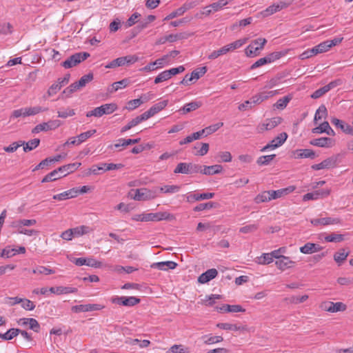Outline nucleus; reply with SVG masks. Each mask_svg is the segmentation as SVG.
Segmentation results:
<instances>
[{"label":"nucleus","mask_w":353,"mask_h":353,"mask_svg":"<svg viewBox=\"0 0 353 353\" xmlns=\"http://www.w3.org/2000/svg\"><path fill=\"white\" fill-rule=\"evenodd\" d=\"M90 56V54L86 52H77L69 57L68 59L62 62L61 65L65 69L71 68L83 61Z\"/></svg>","instance_id":"nucleus-1"},{"label":"nucleus","mask_w":353,"mask_h":353,"mask_svg":"<svg viewBox=\"0 0 353 353\" xmlns=\"http://www.w3.org/2000/svg\"><path fill=\"white\" fill-rule=\"evenodd\" d=\"M266 43L267 40L264 38H258L252 41L245 49L246 55L250 57L257 56L259 54V51L263 48Z\"/></svg>","instance_id":"nucleus-2"},{"label":"nucleus","mask_w":353,"mask_h":353,"mask_svg":"<svg viewBox=\"0 0 353 353\" xmlns=\"http://www.w3.org/2000/svg\"><path fill=\"white\" fill-rule=\"evenodd\" d=\"M111 302L119 305L132 307L141 302V299L135 296H113Z\"/></svg>","instance_id":"nucleus-3"},{"label":"nucleus","mask_w":353,"mask_h":353,"mask_svg":"<svg viewBox=\"0 0 353 353\" xmlns=\"http://www.w3.org/2000/svg\"><path fill=\"white\" fill-rule=\"evenodd\" d=\"M129 196L135 201H147L154 198L152 192L145 188L131 190Z\"/></svg>","instance_id":"nucleus-4"},{"label":"nucleus","mask_w":353,"mask_h":353,"mask_svg":"<svg viewBox=\"0 0 353 353\" xmlns=\"http://www.w3.org/2000/svg\"><path fill=\"white\" fill-rule=\"evenodd\" d=\"M283 119L280 117H275L271 119H267L263 123L259 124L257 127L258 132L263 133L265 130H271L281 123Z\"/></svg>","instance_id":"nucleus-5"},{"label":"nucleus","mask_w":353,"mask_h":353,"mask_svg":"<svg viewBox=\"0 0 353 353\" xmlns=\"http://www.w3.org/2000/svg\"><path fill=\"white\" fill-rule=\"evenodd\" d=\"M124 165L121 163H101L100 165H94L90 170L88 174H99V171H108L112 170H118L123 168Z\"/></svg>","instance_id":"nucleus-6"},{"label":"nucleus","mask_w":353,"mask_h":353,"mask_svg":"<svg viewBox=\"0 0 353 353\" xmlns=\"http://www.w3.org/2000/svg\"><path fill=\"white\" fill-rule=\"evenodd\" d=\"M105 306L101 304H85V305H77L72 307L71 310L74 313L97 311L103 309Z\"/></svg>","instance_id":"nucleus-7"},{"label":"nucleus","mask_w":353,"mask_h":353,"mask_svg":"<svg viewBox=\"0 0 353 353\" xmlns=\"http://www.w3.org/2000/svg\"><path fill=\"white\" fill-rule=\"evenodd\" d=\"M173 215L167 212H159L156 213H145V222L159 221L162 220H170Z\"/></svg>","instance_id":"nucleus-8"},{"label":"nucleus","mask_w":353,"mask_h":353,"mask_svg":"<svg viewBox=\"0 0 353 353\" xmlns=\"http://www.w3.org/2000/svg\"><path fill=\"white\" fill-rule=\"evenodd\" d=\"M321 307L325 311L330 312H337L345 311L347 308V306L342 302H324L322 303Z\"/></svg>","instance_id":"nucleus-9"},{"label":"nucleus","mask_w":353,"mask_h":353,"mask_svg":"<svg viewBox=\"0 0 353 353\" xmlns=\"http://www.w3.org/2000/svg\"><path fill=\"white\" fill-rule=\"evenodd\" d=\"M330 194V190H319L312 192H309L303 195V200L304 201L309 200H317L319 199L325 198L329 196Z\"/></svg>","instance_id":"nucleus-10"},{"label":"nucleus","mask_w":353,"mask_h":353,"mask_svg":"<svg viewBox=\"0 0 353 353\" xmlns=\"http://www.w3.org/2000/svg\"><path fill=\"white\" fill-rule=\"evenodd\" d=\"M168 100H163L157 103H155L148 110L143 113L144 116L147 119H148L149 118L153 117L154 114L163 110L168 105Z\"/></svg>","instance_id":"nucleus-11"},{"label":"nucleus","mask_w":353,"mask_h":353,"mask_svg":"<svg viewBox=\"0 0 353 353\" xmlns=\"http://www.w3.org/2000/svg\"><path fill=\"white\" fill-rule=\"evenodd\" d=\"M277 94H279V90L261 92L252 97V103L254 105L259 104Z\"/></svg>","instance_id":"nucleus-12"},{"label":"nucleus","mask_w":353,"mask_h":353,"mask_svg":"<svg viewBox=\"0 0 353 353\" xmlns=\"http://www.w3.org/2000/svg\"><path fill=\"white\" fill-rule=\"evenodd\" d=\"M310 223L314 226L327 225L339 224L341 223V220L339 218L325 217V218L312 219L310 221Z\"/></svg>","instance_id":"nucleus-13"},{"label":"nucleus","mask_w":353,"mask_h":353,"mask_svg":"<svg viewBox=\"0 0 353 353\" xmlns=\"http://www.w3.org/2000/svg\"><path fill=\"white\" fill-rule=\"evenodd\" d=\"M310 144L321 148H331L334 145V141L329 137H321L311 140Z\"/></svg>","instance_id":"nucleus-14"},{"label":"nucleus","mask_w":353,"mask_h":353,"mask_svg":"<svg viewBox=\"0 0 353 353\" xmlns=\"http://www.w3.org/2000/svg\"><path fill=\"white\" fill-rule=\"evenodd\" d=\"M295 263V261L290 260L289 257L285 256H281V257H279L275 262L277 268L282 271L294 267Z\"/></svg>","instance_id":"nucleus-15"},{"label":"nucleus","mask_w":353,"mask_h":353,"mask_svg":"<svg viewBox=\"0 0 353 353\" xmlns=\"http://www.w3.org/2000/svg\"><path fill=\"white\" fill-rule=\"evenodd\" d=\"M323 248L318 243H307L300 248V252L303 254H310L321 251Z\"/></svg>","instance_id":"nucleus-16"},{"label":"nucleus","mask_w":353,"mask_h":353,"mask_svg":"<svg viewBox=\"0 0 353 353\" xmlns=\"http://www.w3.org/2000/svg\"><path fill=\"white\" fill-rule=\"evenodd\" d=\"M214 196V193L212 192H207L202 194H188L186 196L187 201L189 203H192L196 201L205 200L213 198Z\"/></svg>","instance_id":"nucleus-17"},{"label":"nucleus","mask_w":353,"mask_h":353,"mask_svg":"<svg viewBox=\"0 0 353 353\" xmlns=\"http://www.w3.org/2000/svg\"><path fill=\"white\" fill-rule=\"evenodd\" d=\"M218 274V271L212 268L210 270H208L204 273L201 274L199 278L198 281L200 283H205L210 281V280L214 279Z\"/></svg>","instance_id":"nucleus-18"},{"label":"nucleus","mask_w":353,"mask_h":353,"mask_svg":"<svg viewBox=\"0 0 353 353\" xmlns=\"http://www.w3.org/2000/svg\"><path fill=\"white\" fill-rule=\"evenodd\" d=\"M331 123L336 128H340L344 133L347 134H353L352 125L345 123L344 121L337 118H332L331 119Z\"/></svg>","instance_id":"nucleus-19"},{"label":"nucleus","mask_w":353,"mask_h":353,"mask_svg":"<svg viewBox=\"0 0 353 353\" xmlns=\"http://www.w3.org/2000/svg\"><path fill=\"white\" fill-rule=\"evenodd\" d=\"M81 163H69L68 165H64L63 166L59 167L57 169V170L63 177L75 171L77 168H79L81 166Z\"/></svg>","instance_id":"nucleus-20"},{"label":"nucleus","mask_w":353,"mask_h":353,"mask_svg":"<svg viewBox=\"0 0 353 353\" xmlns=\"http://www.w3.org/2000/svg\"><path fill=\"white\" fill-rule=\"evenodd\" d=\"M78 195V188H72L62 193L55 194L53 199L55 200L63 201L70 198H74Z\"/></svg>","instance_id":"nucleus-21"},{"label":"nucleus","mask_w":353,"mask_h":353,"mask_svg":"<svg viewBox=\"0 0 353 353\" xmlns=\"http://www.w3.org/2000/svg\"><path fill=\"white\" fill-rule=\"evenodd\" d=\"M295 159L310 158L313 159L315 158V152L310 149H299L294 151Z\"/></svg>","instance_id":"nucleus-22"},{"label":"nucleus","mask_w":353,"mask_h":353,"mask_svg":"<svg viewBox=\"0 0 353 353\" xmlns=\"http://www.w3.org/2000/svg\"><path fill=\"white\" fill-rule=\"evenodd\" d=\"M176 266L177 263L171 261L154 263L151 265L152 268H157L160 270H173Z\"/></svg>","instance_id":"nucleus-23"},{"label":"nucleus","mask_w":353,"mask_h":353,"mask_svg":"<svg viewBox=\"0 0 353 353\" xmlns=\"http://www.w3.org/2000/svg\"><path fill=\"white\" fill-rule=\"evenodd\" d=\"M336 165V160L333 158H328L321 162L320 163L312 165V168L314 170H319L325 168H333Z\"/></svg>","instance_id":"nucleus-24"},{"label":"nucleus","mask_w":353,"mask_h":353,"mask_svg":"<svg viewBox=\"0 0 353 353\" xmlns=\"http://www.w3.org/2000/svg\"><path fill=\"white\" fill-rule=\"evenodd\" d=\"M296 189V187L294 185L288 186L285 188H282L277 190H271V194L272 199H276L278 198H281L284 195H287L292 192H294Z\"/></svg>","instance_id":"nucleus-25"},{"label":"nucleus","mask_w":353,"mask_h":353,"mask_svg":"<svg viewBox=\"0 0 353 353\" xmlns=\"http://www.w3.org/2000/svg\"><path fill=\"white\" fill-rule=\"evenodd\" d=\"M49 291L51 293L56 294H70L77 292V288L63 286L51 287L50 288H49Z\"/></svg>","instance_id":"nucleus-26"},{"label":"nucleus","mask_w":353,"mask_h":353,"mask_svg":"<svg viewBox=\"0 0 353 353\" xmlns=\"http://www.w3.org/2000/svg\"><path fill=\"white\" fill-rule=\"evenodd\" d=\"M217 310L223 312H243L245 311L240 305L223 304L221 307H217Z\"/></svg>","instance_id":"nucleus-27"},{"label":"nucleus","mask_w":353,"mask_h":353,"mask_svg":"<svg viewBox=\"0 0 353 353\" xmlns=\"http://www.w3.org/2000/svg\"><path fill=\"white\" fill-rule=\"evenodd\" d=\"M223 170V167L221 165H203L201 173L205 175H212L215 174H219Z\"/></svg>","instance_id":"nucleus-28"},{"label":"nucleus","mask_w":353,"mask_h":353,"mask_svg":"<svg viewBox=\"0 0 353 353\" xmlns=\"http://www.w3.org/2000/svg\"><path fill=\"white\" fill-rule=\"evenodd\" d=\"M201 105L202 103L201 101H194L185 104L183 107L179 110V111L182 112L183 114H187L192 111L196 110V109L199 108Z\"/></svg>","instance_id":"nucleus-29"},{"label":"nucleus","mask_w":353,"mask_h":353,"mask_svg":"<svg viewBox=\"0 0 353 353\" xmlns=\"http://www.w3.org/2000/svg\"><path fill=\"white\" fill-rule=\"evenodd\" d=\"M334 82H331L329 84L316 90L312 94L311 97L312 99H318L325 94L326 92L330 90L331 88H334Z\"/></svg>","instance_id":"nucleus-30"},{"label":"nucleus","mask_w":353,"mask_h":353,"mask_svg":"<svg viewBox=\"0 0 353 353\" xmlns=\"http://www.w3.org/2000/svg\"><path fill=\"white\" fill-rule=\"evenodd\" d=\"M217 327L220 329L225 330H241L245 331L247 330V327L245 326H238L236 324H231L228 323H220L217 324Z\"/></svg>","instance_id":"nucleus-31"},{"label":"nucleus","mask_w":353,"mask_h":353,"mask_svg":"<svg viewBox=\"0 0 353 353\" xmlns=\"http://www.w3.org/2000/svg\"><path fill=\"white\" fill-rule=\"evenodd\" d=\"M272 200L271 190L263 191L261 193L259 194L254 198V202L256 203H260L263 202H268Z\"/></svg>","instance_id":"nucleus-32"},{"label":"nucleus","mask_w":353,"mask_h":353,"mask_svg":"<svg viewBox=\"0 0 353 353\" xmlns=\"http://www.w3.org/2000/svg\"><path fill=\"white\" fill-rule=\"evenodd\" d=\"M292 95L288 94L285 96L284 97L279 99L274 104V108L279 110H283L288 104V103L292 100Z\"/></svg>","instance_id":"nucleus-33"},{"label":"nucleus","mask_w":353,"mask_h":353,"mask_svg":"<svg viewBox=\"0 0 353 353\" xmlns=\"http://www.w3.org/2000/svg\"><path fill=\"white\" fill-rule=\"evenodd\" d=\"M191 163H179L176 167L175 168L174 172L175 174L181 173V174H191Z\"/></svg>","instance_id":"nucleus-34"},{"label":"nucleus","mask_w":353,"mask_h":353,"mask_svg":"<svg viewBox=\"0 0 353 353\" xmlns=\"http://www.w3.org/2000/svg\"><path fill=\"white\" fill-rule=\"evenodd\" d=\"M19 332H21L20 329L11 328L4 334L0 333V339L5 341L11 340L14 337L17 336L19 334Z\"/></svg>","instance_id":"nucleus-35"},{"label":"nucleus","mask_w":353,"mask_h":353,"mask_svg":"<svg viewBox=\"0 0 353 353\" xmlns=\"http://www.w3.org/2000/svg\"><path fill=\"white\" fill-rule=\"evenodd\" d=\"M247 40L248 39L245 38L241 39H238L230 44L225 46L227 52L228 53L231 51H233L236 49L241 48L243 45H244L246 43Z\"/></svg>","instance_id":"nucleus-36"},{"label":"nucleus","mask_w":353,"mask_h":353,"mask_svg":"<svg viewBox=\"0 0 353 353\" xmlns=\"http://www.w3.org/2000/svg\"><path fill=\"white\" fill-rule=\"evenodd\" d=\"M247 40L248 39L245 38L241 39H238L230 44L225 46L227 52L228 53L231 51H233L236 49L241 48L243 45H244L246 43Z\"/></svg>","instance_id":"nucleus-37"},{"label":"nucleus","mask_w":353,"mask_h":353,"mask_svg":"<svg viewBox=\"0 0 353 353\" xmlns=\"http://www.w3.org/2000/svg\"><path fill=\"white\" fill-rule=\"evenodd\" d=\"M223 125V123L220 122L217 123L216 124L210 125L207 128H205L204 129L200 130L201 132L202 136L207 137L208 135H210L214 132H215L216 130H218L220 128H221Z\"/></svg>","instance_id":"nucleus-38"},{"label":"nucleus","mask_w":353,"mask_h":353,"mask_svg":"<svg viewBox=\"0 0 353 353\" xmlns=\"http://www.w3.org/2000/svg\"><path fill=\"white\" fill-rule=\"evenodd\" d=\"M348 255V252H345L344 249H341L334 254V260L339 264V265H341V263L346 260Z\"/></svg>","instance_id":"nucleus-39"},{"label":"nucleus","mask_w":353,"mask_h":353,"mask_svg":"<svg viewBox=\"0 0 353 353\" xmlns=\"http://www.w3.org/2000/svg\"><path fill=\"white\" fill-rule=\"evenodd\" d=\"M125 343L126 344H129V345H134L138 344L139 347H141V348L147 347L150 344V341H148V340L141 341V340H139L137 339H130V338L127 339L125 340Z\"/></svg>","instance_id":"nucleus-40"},{"label":"nucleus","mask_w":353,"mask_h":353,"mask_svg":"<svg viewBox=\"0 0 353 353\" xmlns=\"http://www.w3.org/2000/svg\"><path fill=\"white\" fill-rule=\"evenodd\" d=\"M13 32V26L9 22H1L0 23V34L1 35H9Z\"/></svg>","instance_id":"nucleus-41"},{"label":"nucleus","mask_w":353,"mask_h":353,"mask_svg":"<svg viewBox=\"0 0 353 353\" xmlns=\"http://www.w3.org/2000/svg\"><path fill=\"white\" fill-rule=\"evenodd\" d=\"M37 221L35 219H20L12 223L13 227L21 228L22 226H31L35 225Z\"/></svg>","instance_id":"nucleus-42"},{"label":"nucleus","mask_w":353,"mask_h":353,"mask_svg":"<svg viewBox=\"0 0 353 353\" xmlns=\"http://www.w3.org/2000/svg\"><path fill=\"white\" fill-rule=\"evenodd\" d=\"M61 177H62L61 174H59V172L57 169V170L52 171L47 175H46L45 177L42 179L41 182L46 183V182H50V181H56L57 179H59Z\"/></svg>","instance_id":"nucleus-43"},{"label":"nucleus","mask_w":353,"mask_h":353,"mask_svg":"<svg viewBox=\"0 0 353 353\" xmlns=\"http://www.w3.org/2000/svg\"><path fill=\"white\" fill-rule=\"evenodd\" d=\"M202 137L201 131H198L196 132H194L192 134L186 137L184 139L179 141V144L181 145L187 144L192 142L194 140L199 139Z\"/></svg>","instance_id":"nucleus-44"},{"label":"nucleus","mask_w":353,"mask_h":353,"mask_svg":"<svg viewBox=\"0 0 353 353\" xmlns=\"http://www.w3.org/2000/svg\"><path fill=\"white\" fill-rule=\"evenodd\" d=\"M72 231L74 232V235L77 236H80L83 234H86L92 231V230L86 225H81L79 227H76L72 228Z\"/></svg>","instance_id":"nucleus-45"},{"label":"nucleus","mask_w":353,"mask_h":353,"mask_svg":"<svg viewBox=\"0 0 353 353\" xmlns=\"http://www.w3.org/2000/svg\"><path fill=\"white\" fill-rule=\"evenodd\" d=\"M181 189L179 185H166L160 188V192L165 194H174L178 192Z\"/></svg>","instance_id":"nucleus-46"},{"label":"nucleus","mask_w":353,"mask_h":353,"mask_svg":"<svg viewBox=\"0 0 353 353\" xmlns=\"http://www.w3.org/2000/svg\"><path fill=\"white\" fill-rule=\"evenodd\" d=\"M40 143V140L39 139H34L28 142H25L23 146V151L27 152L32 150L36 148Z\"/></svg>","instance_id":"nucleus-47"},{"label":"nucleus","mask_w":353,"mask_h":353,"mask_svg":"<svg viewBox=\"0 0 353 353\" xmlns=\"http://www.w3.org/2000/svg\"><path fill=\"white\" fill-rule=\"evenodd\" d=\"M25 110H26V117H28V116H33V115L37 114L41 112L47 111L48 108H43L41 106H34V107L25 108Z\"/></svg>","instance_id":"nucleus-48"},{"label":"nucleus","mask_w":353,"mask_h":353,"mask_svg":"<svg viewBox=\"0 0 353 353\" xmlns=\"http://www.w3.org/2000/svg\"><path fill=\"white\" fill-rule=\"evenodd\" d=\"M288 139V134L286 132H281L274 139H273L271 142L272 143H274V145L276 148L282 145L286 139Z\"/></svg>","instance_id":"nucleus-49"},{"label":"nucleus","mask_w":353,"mask_h":353,"mask_svg":"<svg viewBox=\"0 0 353 353\" xmlns=\"http://www.w3.org/2000/svg\"><path fill=\"white\" fill-rule=\"evenodd\" d=\"M276 154L265 155L258 158L256 163L259 165H268L275 158Z\"/></svg>","instance_id":"nucleus-50"},{"label":"nucleus","mask_w":353,"mask_h":353,"mask_svg":"<svg viewBox=\"0 0 353 353\" xmlns=\"http://www.w3.org/2000/svg\"><path fill=\"white\" fill-rule=\"evenodd\" d=\"M102 110L103 114H110L114 112L117 109V105L115 103H105L100 106Z\"/></svg>","instance_id":"nucleus-51"},{"label":"nucleus","mask_w":353,"mask_h":353,"mask_svg":"<svg viewBox=\"0 0 353 353\" xmlns=\"http://www.w3.org/2000/svg\"><path fill=\"white\" fill-rule=\"evenodd\" d=\"M273 261L272 254L270 253L263 254L256 258V263L261 265L269 264Z\"/></svg>","instance_id":"nucleus-52"},{"label":"nucleus","mask_w":353,"mask_h":353,"mask_svg":"<svg viewBox=\"0 0 353 353\" xmlns=\"http://www.w3.org/2000/svg\"><path fill=\"white\" fill-rule=\"evenodd\" d=\"M96 132H97L96 130H88L87 132L81 133L79 135L77 136V138H78L77 145H79L81 143L85 141L91 137Z\"/></svg>","instance_id":"nucleus-53"},{"label":"nucleus","mask_w":353,"mask_h":353,"mask_svg":"<svg viewBox=\"0 0 353 353\" xmlns=\"http://www.w3.org/2000/svg\"><path fill=\"white\" fill-rule=\"evenodd\" d=\"M216 158H219L217 160L218 162H230L232 161V155L230 152L225 151V152H220L217 154Z\"/></svg>","instance_id":"nucleus-54"},{"label":"nucleus","mask_w":353,"mask_h":353,"mask_svg":"<svg viewBox=\"0 0 353 353\" xmlns=\"http://www.w3.org/2000/svg\"><path fill=\"white\" fill-rule=\"evenodd\" d=\"M34 274H40L49 275L55 273V271L52 269L44 267V266H37L35 269L32 270Z\"/></svg>","instance_id":"nucleus-55"},{"label":"nucleus","mask_w":353,"mask_h":353,"mask_svg":"<svg viewBox=\"0 0 353 353\" xmlns=\"http://www.w3.org/2000/svg\"><path fill=\"white\" fill-rule=\"evenodd\" d=\"M285 55L283 52H274L265 56L268 63H272Z\"/></svg>","instance_id":"nucleus-56"},{"label":"nucleus","mask_w":353,"mask_h":353,"mask_svg":"<svg viewBox=\"0 0 353 353\" xmlns=\"http://www.w3.org/2000/svg\"><path fill=\"white\" fill-rule=\"evenodd\" d=\"M25 141H19L17 142H13L10 145L4 147L3 150L6 152H15L19 147L24 145Z\"/></svg>","instance_id":"nucleus-57"},{"label":"nucleus","mask_w":353,"mask_h":353,"mask_svg":"<svg viewBox=\"0 0 353 353\" xmlns=\"http://www.w3.org/2000/svg\"><path fill=\"white\" fill-rule=\"evenodd\" d=\"M327 114V108L324 105H321L318 110L316 111L314 115V121H317L322 119V117H325Z\"/></svg>","instance_id":"nucleus-58"},{"label":"nucleus","mask_w":353,"mask_h":353,"mask_svg":"<svg viewBox=\"0 0 353 353\" xmlns=\"http://www.w3.org/2000/svg\"><path fill=\"white\" fill-rule=\"evenodd\" d=\"M94 78L93 74L90 72L85 75H83L78 81L79 85L81 88H83L86 85L87 83L92 81Z\"/></svg>","instance_id":"nucleus-59"},{"label":"nucleus","mask_w":353,"mask_h":353,"mask_svg":"<svg viewBox=\"0 0 353 353\" xmlns=\"http://www.w3.org/2000/svg\"><path fill=\"white\" fill-rule=\"evenodd\" d=\"M207 72V67L203 66L193 70L191 75L194 80H197L203 76Z\"/></svg>","instance_id":"nucleus-60"},{"label":"nucleus","mask_w":353,"mask_h":353,"mask_svg":"<svg viewBox=\"0 0 353 353\" xmlns=\"http://www.w3.org/2000/svg\"><path fill=\"white\" fill-rule=\"evenodd\" d=\"M228 52H227L226 48H225V46H224L223 47L221 48L220 49H219L217 50H214L212 52H211L208 55V58L209 59H215L220 56L226 54Z\"/></svg>","instance_id":"nucleus-61"},{"label":"nucleus","mask_w":353,"mask_h":353,"mask_svg":"<svg viewBox=\"0 0 353 353\" xmlns=\"http://www.w3.org/2000/svg\"><path fill=\"white\" fill-rule=\"evenodd\" d=\"M1 254V257L10 258L17 254V249L8 246L2 250Z\"/></svg>","instance_id":"nucleus-62"},{"label":"nucleus","mask_w":353,"mask_h":353,"mask_svg":"<svg viewBox=\"0 0 353 353\" xmlns=\"http://www.w3.org/2000/svg\"><path fill=\"white\" fill-rule=\"evenodd\" d=\"M325 240L327 242H341L344 240V236L343 234H331L325 237Z\"/></svg>","instance_id":"nucleus-63"},{"label":"nucleus","mask_w":353,"mask_h":353,"mask_svg":"<svg viewBox=\"0 0 353 353\" xmlns=\"http://www.w3.org/2000/svg\"><path fill=\"white\" fill-rule=\"evenodd\" d=\"M279 12L276 6V4L274 3L271 6H270L269 7H268L265 10H263L261 12V14L263 17H267L268 16H270L276 12Z\"/></svg>","instance_id":"nucleus-64"}]
</instances>
